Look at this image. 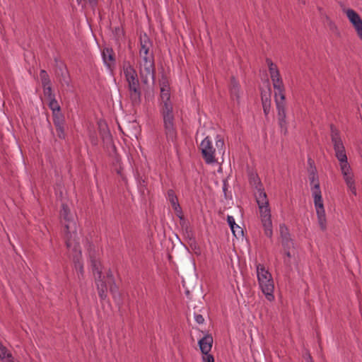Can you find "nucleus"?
<instances>
[{
  "instance_id": "1",
  "label": "nucleus",
  "mask_w": 362,
  "mask_h": 362,
  "mask_svg": "<svg viewBox=\"0 0 362 362\" xmlns=\"http://www.w3.org/2000/svg\"><path fill=\"white\" fill-rule=\"evenodd\" d=\"M160 113L163 119L165 134L168 143H174L177 139V131L174 126L173 105L170 102V88H160Z\"/></svg>"
},
{
  "instance_id": "2",
  "label": "nucleus",
  "mask_w": 362,
  "mask_h": 362,
  "mask_svg": "<svg viewBox=\"0 0 362 362\" xmlns=\"http://www.w3.org/2000/svg\"><path fill=\"white\" fill-rule=\"evenodd\" d=\"M123 72L127 83L129 98L132 105H139L141 102V88L137 72L128 62L123 64Z\"/></svg>"
},
{
  "instance_id": "3",
  "label": "nucleus",
  "mask_w": 362,
  "mask_h": 362,
  "mask_svg": "<svg viewBox=\"0 0 362 362\" xmlns=\"http://www.w3.org/2000/svg\"><path fill=\"white\" fill-rule=\"evenodd\" d=\"M256 194V201L258 204L262 223L264 230V234L269 238L273 235L271 211L269 206V200L267 194L262 187H259Z\"/></svg>"
},
{
  "instance_id": "4",
  "label": "nucleus",
  "mask_w": 362,
  "mask_h": 362,
  "mask_svg": "<svg viewBox=\"0 0 362 362\" xmlns=\"http://www.w3.org/2000/svg\"><path fill=\"white\" fill-rule=\"evenodd\" d=\"M216 148H214L211 141L209 136H206L200 144V150L202 151V157L207 164L214 163L216 162L215 158L216 153L218 154H223L225 144L223 139L217 136L216 141Z\"/></svg>"
},
{
  "instance_id": "5",
  "label": "nucleus",
  "mask_w": 362,
  "mask_h": 362,
  "mask_svg": "<svg viewBox=\"0 0 362 362\" xmlns=\"http://www.w3.org/2000/svg\"><path fill=\"white\" fill-rule=\"evenodd\" d=\"M257 279L262 291L267 299L272 301L274 299L273 294L274 285L272 274L267 270L263 264L257 265Z\"/></svg>"
},
{
  "instance_id": "6",
  "label": "nucleus",
  "mask_w": 362,
  "mask_h": 362,
  "mask_svg": "<svg viewBox=\"0 0 362 362\" xmlns=\"http://www.w3.org/2000/svg\"><path fill=\"white\" fill-rule=\"evenodd\" d=\"M140 57L142 59V62L141 63L139 75L142 83L147 84L149 79H151L153 83H154L156 69L153 54L151 53L148 54V55L144 54L143 56Z\"/></svg>"
},
{
  "instance_id": "7",
  "label": "nucleus",
  "mask_w": 362,
  "mask_h": 362,
  "mask_svg": "<svg viewBox=\"0 0 362 362\" xmlns=\"http://www.w3.org/2000/svg\"><path fill=\"white\" fill-rule=\"evenodd\" d=\"M311 191L314 199L318 223L321 230L325 231L327 229V221L320 187L316 185L315 187H311Z\"/></svg>"
},
{
  "instance_id": "8",
  "label": "nucleus",
  "mask_w": 362,
  "mask_h": 362,
  "mask_svg": "<svg viewBox=\"0 0 362 362\" xmlns=\"http://www.w3.org/2000/svg\"><path fill=\"white\" fill-rule=\"evenodd\" d=\"M64 240L67 249L81 255L79 238L76 233V222H71L65 225Z\"/></svg>"
},
{
  "instance_id": "9",
  "label": "nucleus",
  "mask_w": 362,
  "mask_h": 362,
  "mask_svg": "<svg viewBox=\"0 0 362 362\" xmlns=\"http://www.w3.org/2000/svg\"><path fill=\"white\" fill-rule=\"evenodd\" d=\"M331 129V139L334 146V150L335 151V156L339 163L347 161V156L344 146L341 139L339 132L334 127L333 124L330 126Z\"/></svg>"
},
{
  "instance_id": "10",
  "label": "nucleus",
  "mask_w": 362,
  "mask_h": 362,
  "mask_svg": "<svg viewBox=\"0 0 362 362\" xmlns=\"http://www.w3.org/2000/svg\"><path fill=\"white\" fill-rule=\"evenodd\" d=\"M277 109V117L279 125L281 128V132L284 134H286L288 132L287 121H286V103L276 104Z\"/></svg>"
},
{
  "instance_id": "11",
  "label": "nucleus",
  "mask_w": 362,
  "mask_h": 362,
  "mask_svg": "<svg viewBox=\"0 0 362 362\" xmlns=\"http://www.w3.org/2000/svg\"><path fill=\"white\" fill-rule=\"evenodd\" d=\"M279 233L281 238V244L284 250H290L291 247H293V242L291 238V235L287 226L284 224H280Z\"/></svg>"
},
{
  "instance_id": "12",
  "label": "nucleus",
  "mask_w": 362,
  "mask_h": 362,
  "mask_svg": "<svg viewBox=\"0 0 362 362\" xmlns=\"http://www.w3.org/2000/svg\"><path fill=\"white\" fill-rule=\"evenodd\" d=\"M95 283L99 297L100 298L101 300H105L107 298L108 284L107 281L105 279V276H101V278L95 276Z\"/></svg>"
},
{
  "instance_id": "13",
  "label": "nucleus",
  "mask_w": 362,
  "mask_h": 362,
  "mask_svg": "<svg viewBox=\"0 0 362 362\" xmlns=\"http://www.w3.org/2000/svg\"><path fill=\"white\" fill-rule=\"evenodd\" d=\"M213 341L214 340L211 334H206L198 341V344L202 354H206L210 352Z\"/></svg>"
},
{
  "instance_id": "14",
  "label": "nucleus",
  "mask_w": 362,
  "mask_h": 362,
  "mask_svg": "<svg viewBox=\"0 0 362 362\" xmlns=\"http://www.w3.org/2000/svg\"><path fill=\"white\" fill-rule=\"evenodd\" d=\"M271 89L269 87L268 91H261V100L263 107V111L265 115L269 113L271 107V99H270Z\"/></svg>"
},
{
  "instance_id": "15",
  "label": "nucleus",
  "mask_w": 362,
  "mask_h": 362,
  "mask_svg": "<svg viewBox=\"0 0 362 362\" xmlns=\"http://www.w3.org/2000/svg\"><path fill=\"white\" fill-rule=\"evenodd\" d=\"M56 74L59 77V81L62 84L69 86V75L66 66L62 64L57 67Z\"/></svg>"
},
{
  "instance_id": "16",
  "label": "nucleus",
  "mask_w": 362,
  "mask_h": 362,
  "mask_svg": "<svg viewBox=\"0 0 362 362\" xmlns=\"http://www.w3.org/2000/svg\"><path fill=\"white\" fill-rule=\"evenodd\" d=\"M140 45L139 55L143 56L144 54L148 55L150 48L152 47V42L146 34L140 37Z\"/></svg>"
},
{
  "instance_id": "17",
  "label": "nucleus",
  "mask_w": 362,
  "mask_h": 362,
  "mask_svg": "<svg viewBox=\"0 0 362 362\" xmlns=\"http://www.w3.org/2000/svg\"><path fill=\"white\" fill-rule=\"evenodd\" d=\"M60 216L64 221V226L66 223H69L71 222H75L71 214L69 206L66 204H63L62 205V209L60 211Z\"/></svg>"
},
{
  "instance_id": "18",
  "label": "nucleus",
  "mask_w": 362,
  "mask_h": 362,
  "mask_svg": "<svg viewBox=\"0 0 362 362\" xmlns=\"http://www.w3.org/2000/svg\"><path fill=\"white\" fill-rule=\"evenodd\" d=\"M0 358L3 362H16L13 360L12 354L6 346L0 341Z\"/></svg>"
},
{
  "instance_id": "19",
  "label": "nucleus",
  "mask_w": 362,
  "mask_h": 362,
  "mask_svg": "<svg viewBox=\"0 0 362 362\" xmlns=\"http://www.w3.org/2000/svg\"><path fill=\"white\" fill-rule=\"evenodd\" d=\"M90 259L93 272L95 276L101 278L102 271L100 268V262L96 259L92 254H90Z\"/></svg>"
},
{
  "instance_id": "20",
  "label": "nucleus",
  "mask_w": 362,
  "mask_h": 362,
  "mask_svg": "<svg viewBox=\"0 0 362 362\" xmlns=\"http://www.w3.org/2000/svg\"><path fill=\"white\" fill-rule=\"evenodd\" d=\"M103 58L104 62L110 67V63L108 62H115L114 52L112 48H105L103 51Z\"/></svg>"
},
{
  "instance_id": "21",
  "label": "nucleus",
  "mask_w": 362,
  "mask_h": 362,
  "mask_svg": "<svg viewBox=\"0 0 362 362\" xmlns=\"http://www.w3.org/2000/svg\"><path fill=\"white\" fill-rule=\"evenodd\" d=\"M101 137L103 144L107 146H111L114 150L116 149L115 146L113 144L112 138L110 132L107 130H103L101 133Z\"/></svg>"
},
{
  "instance_id": "22",
  "label": "nucleus",
  "mask_w": 362,
  "mask_h": 362,
  "mask_svg": "<svg viewBox=\"0 0 362 362\" xmlns=\"http://www.w3.org/2000/svg\"><path fill=\"white\" fill-rule=\"evenodd\" d=\"M230 95L233 98L235 97V98L238 100L239 96V84L238 81L235 80L234 76L230 78Z\"/></svg>"
},
{
  "instance_id": "23",
  "label": "nucleus",
  "mask_w": 362,
  "mask_h": 362,
  "mask_svg": "<svg viewBox=\"0 0 362 362\" xmlns=\"http://www.w3.org/2000/svg\"><path fill=\"white\" fill-rule=\"evenodd\" d=\"M249 176V182L250 185L252 187H255L256 189H258L259 187H262L261 180L257 173H255L253 172H250L248 174Z\"/></svg>"
},
{
  "instance_id": "24",
  "label": "nucleus",
  "mask_w": 362,
  "mask_h": 362,
  "mask_svg": "<svg viewBox=\"0 0 362 362\" xmlns=\"http://www.w3.org/2000/svg\"><path fill=\"white\" fill-rule=\"evenodd\" d=\"M285 88L284 87L279 88L277 89H275V103L277 104V103H286V96H285Z\"/></svg>"
},
{
  "instance_id": "25",
  "label": "nucleus",
  "mask_w": 362,
  "mask_h": 362,
  "mask_svg": "<svg viewBox=\"0 0 362 362\" xmlns=\"http://www.w3.org/2000/svg\"><path fill=\"white\" fill-rule=\"evenodd\" d=\"M308 174L310 183L312 185V187H315L316 185H317L318 187H320V182L318 175L317 173V169L313 168L312 170H308Z\"/></svg>"
},
{
  "instance_id": "26",
  "label": "nucleus",
  "mask_w": 362,
  "mask_h": 362,
  "mask_svg": "<svg viewBox=\"0 0 362 362\" xmlns=\"http://www.w3.org/2000/svg\"><path fill=\"white\" fill-rule=\"evenodd\" d=\"M346 16L353 25L361 20L360 16L354 10L351 8L347 10Z\"/></svg>"
},
{
  "instance_id": "27",
  "label": "nucleus",
  "mask_w": 362,
  "mask_h": 362,
  "mask_svg": "<svg viewBox=\"0 0 362 362\" xmlns=\"http://www.w3.org/2000/svg\"><path fill=\"white\" fill-rule=\"evenodd\" d=\"M53 116V123L55 127H59L60 125L64 124L65 119L64 116L63 114L60 112H58L57 113H52Z\"/></svg>"
},
{
  "instance_id": "28",
  "label": "nucleus",
  "mask_w": 362,
  "mask_h": 362,
  "mask_svg": "<svg viewBox=\"0 0 362 362\" xmlns=\"http://www.w3.org/2000/svg\"><path fill=\"white\" fill-rule=\"evenodd\" d=\"M108 285L110 287V291L112 293L113 298L116 300L117 298L120 297V294L119 292V288L115 284V281H112V282L108 281Z\"/></svg>"
},
{
  "instance_id": "29",
  "label": "nucleus",
  "mask_w": 362,
  "mask_h": 362,
  "mask_svg": "<svg viewBox=\"0 0 362 362\" xmlns=\"http://www.w3.org/2000/svg\"><path fill=\"white\" fill-rule=\"evenodd\" d=\"M40 77L42 86H49L51 84L49 76L45 70L42 69L40 71Z\"/></svg>"
},
{
  "instance_id": "30",
  "label": "nucleus",
  "mask_w": 362,
  "mask_h": 362,
  "mask_svg": "<svg viewBox=\"0 0 362 362\" xmlns=\"http://www.w3.org/2000/svg\"><path fill=\"white\" fill-rule=\"evenodd\" d=\"M168 194V199L169 202H170L172 206H176V204H178V199L177 195L175 194V192L173 189H168L167 192Z\"/></svg>"
},
{
  "instance_id": "31",
  "label": "nucleus",
  "mask_w": 362,
  "mask_h": 362,
  "mask_svg": "<svg viewBox=\"0 0 362 362\" xmlns=\"http://www.w3.org/2000/svg\"><path fill=\"white\" fill-rule=\"evenodd\" d=\"M49 103L48 104L49 107L52 110V113H57L61 111V108L58 102L56 100L55 98H52L49 100Z\"/></svg>"
},
{
  "instance_id": "32",
  "label": "nucleus",
  "mask_w": 362,
  "mask_h": 362,
  "mask_svg": "<svg viewBox=\"0 0 362 362\" xmlns=\"http://www.w3.org/2000/svg\"><path fill=\"white\" fill-rule=\"evenodd\" d=\"M113 33L117 41L122 40L124 37V32L123 29L119 26L115 28Z\"/></svg>"
},
{
  "instance_id": "33",
  "label": "nucleus",
  "mask_w": 362,
  "mask_h": 362,
  "mask_svg": "<svg viewBox=\"0 0 362 362\" xmlns=\"http://www.w3.org/2000/svg\"><path fill=\"white\" fill-rule=\"evenodd\" d=\"M266 62H267V64L268 65L269 71L270 75L273 74V72L276 73V72L279 71L277 68V66L274 63H273V62L272 61L271 59L267 58Z\"/></svg>"
},
{
  "instance_id": "34",
  "label": "nucleus",
  "mask_w": 362,
  "mask_h": 362,
  "mask_svg": "<svg viewBox=\"0 0 362 362\" xmlns=\"http://www.w3.org/2000/svg\"><path fill=\"white\" fill-rule=\"evenodd\" d=\"M74 267L78 272L81 274L83 273V264L81 262L78 257L76 255L74 257Z\"/></svg>"
},
{
  "instance_id": "35",
  "label": "nucleus",
  "mask_w": 362,
  "mask_h": 362,
  "mask_svg": "<svg viewBox=\"0 0 362 362\" xmlns=\"http://www.w3.org/2000/svg\"><path fill=\"white\" fill-rule=\"evenodd\" d=\"M42 87L44 90V95L45 97H47L49 100L51 99L52 98H54V95L52 94L51 84L49 86H45Z\"/></svg>"
},
{
  "instance_id": "36",
  "label": "nucleus",
  "mask_w": 362,
  "mask_h": 362,
  "mask_svg": "<svg viewBox=\"0 0 362 362\" xmlns=\"http://www.w3.org/2000/svg\"><path fill=\"white\" fill-rule=\"evenodd\" d=\"M231 230L233 235L238 238L243 237L244 235L243 228L237 224L234 226L233 229H231Z\"/></svg>"
},
{
  "instance_id": "37",
  "label": "nucleus",
  "mask_w": 362,
  "mask_h": 362,
  "mask_svg": "<svg viewBox=\"0 0 362 362\" xmlns=\"http://www.w3.org/2000/svg\"><path fill=\"white\" fill-rule=\"evenodd\" d=\"M160 88H170L169 82L168 78L165 75H162V77L159 81Z\"/></svg>"
},
{
  "instance_id": "38",
  "label": "nucleus",
  "mask_w": 362,
  "mask_h": 362,
  "mask_svg": "<svg viewBox=\"0 0 362 362\" xmlns=\"http://www.w3.org/2000/svg\"><path fill=\"white\" fill-rule=\"evenodd\" d=\"M354 27L356 29L359 38L362 40V19L354 24Z\"/></svg>"
},
{
  "instance_id": "39",
  "label": "nucleus",
  "mask_w": 362,
  "mask_h": 362,
  "mask_svg": "<svg viewBox=\"0 0 362 362\" xmlns=\"http://www.w3.org/2000/svg\"><path fill=\"white\" fill-rule=\"evenodd\" d=\"M340 168L341 174H345L346 173L351 171V166L349 164L348 161L340 163Z\"/></svg>"
},
{
  "instance_id": "40",
  "label": "nucleus",
  "mask_w": 362,
  "mask_h": 362,
  "mask_svg": "<svg viewBox=\"0 0 362 362\" xmlns=\"http://www.w3.org/2000/svg\"><path fill=\"white\" fill-rule=\"evenodd\" d=\"M56 131L57 133V136L59 139H64L65 138V133H64V124L60 125L59 127H55Z\"/></svg>"
},
{
  "instance_id": "41",
  "label": "nucleus",
  "mask_w": 362,
  "mask_h": 362,
  "mask_svg": "<svg viewBox=\"0 0 362 362\" xmlns=\"http://www.w3.org/2000/svg\"><path fill=\"white\" fill-rule=\"evenodd\" d=\"M172 207L173 208V209L176 212V215L179 217L180 220H183L184 219V216H183V214H182V208L180 206V204H176V206H173Z\"/></svg>"
},
{
  "instance_id": "42",
  "label": "nucleus",
  "mask_w": 362,
  "mask_h": 362,
  "mask_svg": "<svg viewBox=\"0 0 362 362\" xmlns=\"http://www.w3.org/2000/svg\"><path fill=\"white\" fill-rule=\"evenodd\" d=\"M180 226L182 228H185L187 235H188V237L189 236V233H192V230H189V224H188V222L185 220V218H184L183 220H180Z\"/></svg>"
},
{
  "instance_id": "43",
  "label": "nucleus",
  "mask_w": 362,
  "mask_h": 362,
  "mask_svg": "<svg viewBox=\"0 0 362 362\" xmlns=\"http://www.w3.org/2000/svg\"><path fill=\"white\" fill-rule=\"evenodd\" d=\"M202 355V360L204 362H214V356L209 353Z\"/></svg>"
},
{
  "instance_id": "44",
  "label": "nucleus",
  "mask_w": 362,
  "mask_h": 362,
  "mask_svg": "<svg viewBox=\"0 0 362 362\" xmlns=\"http://www.w3.org/2000/svg\"><path fill=\"white\" fill-rule=\"evenodd\" d=\"M272 83H273V86H274V90L279 88L280 87L281 88L284 87L282 79L277 80V81H273Z\"/></svg>"
},
{
  "instance_id": "45",
  "label": "nucleus",
  "mask_w": 362,
  "mask_h": 362,
  "mask_svg": "<svg viewBox=\"0 0 362 362\" xmlns=\"http://www.w3.org/2000/svg\"><path fill=\"white\" fill-rule=\"evenodd\" d=\"M227 221H228V223L230 229H233L234 226H236L235 219L232 216H228Z\"/></svg>"
},
{
  "instance_id": "46",
  "label": "nucleus",
  "mask_w": 362,
  "mask_h": 362,
  "mask_svg": "<svg viewBox=\"0 0 362 362\" xmlns=\"http://www.w3.org/2000/svg\"><path fill=\"white\" fill-rule=\"evenodd\" d=\"M344 180H345V182H346L347 187H351V185L355 184V181L354 179V175L349 177H346L344 179Z\"/></svg>"
},
{
  "instance_id": "47",
  "label": "nucleus",
  "mask_w": 362,
  "mask_h": 362,
  "mask_svg": "<svg viewBox=\"0 0 362 362\" xmlns=\"http://www.w3.org/2000/svg\"><path fill=\"white\" fill-rule=\"evenodd\" d=\"M194 319L198 324H202L204 322V319L201 314H194Z\"/></svg>"
},
{
  "instance_id": "48",
  "label": "nucleus",
  "mask_w": 362,
  "mask_h": 362,
  "mask_svg": "<svg viewBox=\"0 0 362 362\" xmlns=\"http://www.w3.org/2000/svg\"><path fill=\"white\" fill-rule=\"evenodd\" d=\"M105 279H106V281H107V282L108 281L112 282V281H115L112 272L110 270H109L107 272L106 276H105Z\"/></svg>"
},
{
  "instance_id": "49",
  "label": "nucleus",
  "mask_w": 362,
  "mask_h": 362,
  "mask_svg": "<svg viewBox=\"0 0 362 362\" xmlns=\"http://www.w3.org/2000/svg\"><path fill=\"white\" fill-rule=\"evenodd\" d=\"M270 76L272 81L282 79L279 71L276 73L273 72V74H271Z\"/></svg>"
},
{
  "instance_id": "50",
  "label": "nucleus",
  "mask_w": 362,
  "mask_h": 362,
  "mask_svg": "<svg viewBox=\"0 0 362 362\" xmlns=\"http://www.w3.org/2000/svg\"><path fill=\"white\" fill-rule=\"evenodd\" d=\"M285 255L286 257L288 258V259H290L291 257V252H289V250H285ZM284 263L286 264V265H289L290 264V261L289 259H286V258L284 259Z\"/></svg>"
},
{
  "instance_id": "51",
  "label": "nucleus",
  "mask_w": 362,
  "mask_h": 362,
  "mask_svg": "<svg viewBox=\"0 0 362 362\" xmlns=\"http://www.w3.org/2000/svg\"><path fill=\"white\" fill-rule=\"evenodd\" d=\"M308 165H309V169L308 170H312L313 168H316L315 166V163H314V160L309 158L308 160Z\"/></svg>"
},
{
  "instance_id": "52",
  "label": "nucleus",
  "mask_w": 362,
  "mask_h": 362,
  "mask_svg": "<svg viewBox=\"0 0 362 362\" xmlns=\"http://www.w3.org/2000/svg\"><path fill=\"white\" fill-rule=\"evenodd\" d=\"M228 189V183L226 180L223 181V191L225 194V197H226V191Z\"/></svg>"
},
{
  "instance_id": "53",
  "label": "nucleus",
  "mask_w": 362,
  "mask_h": 362,
  "mask_svg": "<svg viewBox=\"0 0 362 362\" xmlns=\"http://www.w3.org/2000/svg\"><path fill=\"white\" fill-rule=\"evenodd\" d=\"M348 187L351 191L352 194L356 196V188L355 184L351 185V187Z\"/></svg>"
},
{
  "instance_id": "54",
  "label": "nucleus",
  "mask_w": 362,
  "mask_h": 362,
  "mask_svg": "<svg viewBox=\"0 0 362 362\" xmlns=\"http://www.w3.org/2000/svg\"><path fill=\"white\" fill-rule=\"evenodd\" d=\"M342 175H343L344 179H345L346 177H349L351 175H353V173H351V171H349V172L346 173L345 174H342Z\"/></svg>"
},
{
  "instance_id": "55",
  "label": "nucleus",
  "mask_w": 362,
  "mask_h": 362,
  "mask_svg": "<svg viewBox=\"0 0 362 362\" xmlns=\"http://www.w3.org/2000/svg\"><path fill=\"white\" fill-rule=\"evenodd\" d=\"M306 362H313V358L310 356V354H308V356L306 358Z\"/></svg>"
},
{
  "instance_id": "56",
  "label": "nucleus",
  "mask_w": 362,
  "mask_h": 362,
  "mask_svg": "<svg viewBox=\"0 0 362 362\" xmlns=\"http://www.w3.org/2000/svg\"><path fill=\"white\" fill-rule=\"evenodd\" d=\"M90 4H91L92 6H95L98 3V0H88Z\"/></svg>"
},
{
  "instance_id": "57",
  "label": "nucleus",
  "mask_w": 362,
  "mask_h": 362,
  "mask_svg": "<svg viewBox=\"0 0 362 362\" xmlns=\"http://www.w3.org/2000/svg\"><path fill=\"white\" fill-rule=\"evenodd\" d=\"M298 1H302V3H303V4H305V0H298Z\"/></svg>"
},
{
  "instance_id": "58",
  "label": "nucleus",
  "mask_w": 362,
  "mask_h": 362,
  "mask_svg": "<svg viewBox=\"0 0 362 362\" xmlns=\"http://www.w3.org/2000/svg\"><path fill=\"white\" fill-rule=\"evenodd\" d=\"M92 143H93V144H96L95 140L92 141Z\"/></svg>"
},
{
  "instance_id": "59",
  "label": "nucleus",
  "mask_w": 362,
  "mask_h": 362,
  "mask_svg": "<svg viewBox=\"0 0 362 362\" xmlns=\"http://www.w3.org/2000/svg\"><path fill=\"white\" fill-rule=\"evenodd\" d=\"M81 0H77L78 3L79 4L81 2Z\"/></svg>"
}]
</instances>
